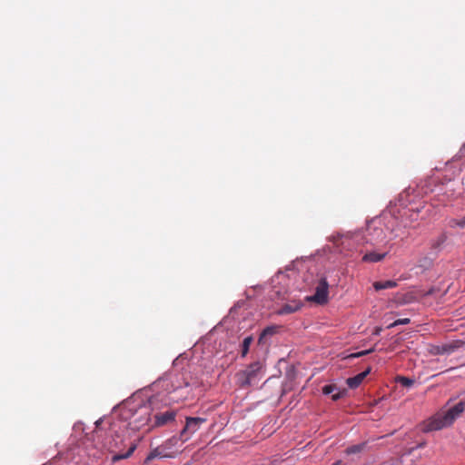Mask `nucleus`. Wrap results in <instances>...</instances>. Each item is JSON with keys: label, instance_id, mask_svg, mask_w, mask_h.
Returning a JSON list of instances; mask_svg holds the SVG:
<instances>
[{"label": "nucleus", "instance_id": "5", "mask_svg": "<svg viewBox=\"0 0 465 465\" xmlns=\"http://www.w3.org/2000/svg\"><path fill=\"white\" fill-rule=\"evenodd\" d=\"M124 439L116 434L115 437L111 436L110 439H106L103 443V447L106 449L110 453L114 454L112 457V460L114 462L129 458L136 449V445L132 443L128 450L123 452L121 450V446L124 445Z\"/></svg>", "mask_w": 465, "mask_h": 465}, {"label": "nucleus", "instance_id": "3", "mask_svg": "<svg viewBox=\"0 0 465 465\" xmlns=\"http://www.w3.org/2000/svg\"><path fill=\"white\" fill-rule=\"evenodd\" d=\"M264 365L257 361L249 364L244 370L236 373L237 384L241 388H247L257 384L264 376Z\"/></svg>", "mask_w": 465, "mask_h": 465}, {"label": "nucleus", "instance_id": "17", "mask_svg": "<svg viewBox=\"0 0 465 465\" xmlns=\"http://www.w3.org/2000/svg\"><path fill=\"white\" fill-rule=\"evenodd\" d=\"M276 331H277L276 326L266 327L260 334L259 341H258L259 343H265L267 337L272 336L273 334L276 333Z\"/></svg>", "mask_w": 465, "mask_h": 465}, {"label": "nucleus", "instance_id": "2", "mask_svg": "<svg viewBox=\"0 0 465 465\" xmlns=\"http://www.w3.org/2000/svg\"><path fill=\"white\" fill-rule=\"evenodd\" d=\"M350 239L358 243H369L374 247H378L379 251H382V245L386 244V233L382 227L376 226L374 223L368 224L365 232H353Z\"/></svg>", "mask_w": 465, "mask_h": 465}, {"label": "nucleus", "instance_id": "22", "mask_svg": "<svg viewBox=\"0 0 465 465\" xmlns=\"http://www.w3.org/2000/svg\"><path fill=\"white\" fill-rule=\"evenodd\" d=\"M450 226L452 227V228L456 227V226H459L460 228H464L465 227V217H463L461 219H452V220H450Z\"/></svg>", "mask_w": 465, "mask_h": 465}, {"label": "nucleus", "instance_id": "1", "mask_svg": "<svg viewBox=\"0 0 465 465\" xmlns=\"http://www.w3.org/2000/svg\"><path fill=\"white\" fill-rule=\"evenodd\" d=\"M465 411V401H460L447 410H441L422 423L421 430L430 432L450 426Z\"/></svg>", "mask_w": 465, "mask_h": 465}, {"label": "nucleus", "instance_id": "11", "mask_svg": "<svg viewBox=\"0 0 465 465\" xmlns=\"http://www.w3.org/2000/svg\"><path fill=\"white\" fill-rule=\"evenodd\" d=\"M302 307V302H292V303H286L282 306L278 311V314H290L299 311Z\"/></svg>", "mask_w": 465, "mask_h": 465}, {"label": "nucleus", "instance_id": "18", "mask_svg": "<svg viewBox=\"0 0 465 465\" xmlns=\"http://www.w3.org/2000/svg\"><path fill=\"white\" fill-rule=\"evenodd\" d=\"M440 346L441 351H443L442 354H450L455 351L460 346V341H453L450 343L442 344Z\"/></svg>", "mask_w": 465, "mask_h": 465}, {"label": "nucleus", "instance_id": "16", "mask_svg": "<svg viewBox=\"0 0 465 465\" xmlns=\"http://www.w3.org/2000/svg\"><path fill=\"white\" fill-rule=\"evenodd\" d=\"M398 283L395 281L388 280L384 282H375L373 283V287L376 291L385 290V289H392L397 287Z\"/></svg>", "mask_w": 465, "mask_h": 465}, {"label": "nucleus", "instance_id": "4", "mask_svg": "<svg viewBox=\"0 0 465 465\" xmlns=\"http://www.w3.org/2000/svg\"><path fill=\"white\" fill-rule=\"evenodd\" d=\"M129 420V425L133 430H140L151 420V408L147 404L139 405L137 408L127 407L123 413Z\"/></svg>", "mask_w": 465, "mask_h": 465}, {"label": "nucleus", "instance_id": "25", "mask_svg": "<svg viewBox=\"0 0 465 465\" xmlns=\"http://www.w3.org/2000/svg\"><path fill=\"white\" fill-rule=\"evenodd\" d=\"M373 351H374L373 349L362 351H360V352L352 353L349 357L350 358H358V357L369 354V353L372 352Z\"/></svg>", "mask_w": 465, "mask_h": 465}, {"label": "nucleus", "instance_id": "26", "mask_svg": "<svg viewBox=\"0 0 465 465\" xmlns=\"http://www.w3.org/2000/svg\"><path fill=\"white\" fill-rule=\"evenodd\" d=\"M102 423V420H99L95 422V425H96V430L94 431L95 435L99 438V437H102L103 436V430L102 429L99 428L100 424Z\"/></svg>", "mask_w": 465, "mask_h": 465}, {"label": "nucleus", "instance_id": "27", "mask_svg": "<svg viewBox=\"0 0 465 465\" xmlns=\"http://www.w3.org/2000/svg\"><path fill=\"white\" fill-rule=\"evenodd\" d=\"M381 331H382L381 327H375V329L373 330L372 334H373V335H380V333L381 332Z\"/></svg>", "mask_w": 465, "mask_h": 465}, {"label": "nucleus", "instance_id": "29", "mask_svg": "<svg viewBox=\"0 0 465 465\" xmlns=\"http://www.w3.org/2000/svg\"><path fill=\"white\" fill-rule=\"evenodd\" d=\"M114 424H111V427H110V431L111 432H114Z\"/></svg>", "mask_w": 465, "mask_h": 465}, {"label": "nucleus", "instance_id": "6", "mask_svg": "<svg viewBox=\"0 0 465 465\" xmlns=\"http://www.w3.org/2000/svg\"><path fill=\"white\" fill-rule=\"evenodd\" d=\"M206 422L205 418L201 417H187L184 428L181 432V436L184 440H188L193 434H194L201 426Z\"/></svg>", "mask_w": 465, "mask_h": 465}, {"label": "nucleus", "instance_id": "23", "mask_svg": "<svg viewBox=\"0 0 465 465\" xmlns=\"http://www.w3.org/2000/svg\"><path fill=\"white\" fill-rule=\"evenodd\" d=\"M428 351L431 355H441L443 351L440 345H430Z\"/></svg>", "mask_w": 465, "mask_h": 465}, {"label": "nucleus", "instance_id": "9", "mask_svg": "<svg viewBox=\"0 0 465 465\" xmlns=\"http://www.w3.org/2000/svg\"><path fill=\"white\" fill-rule=\"evenodd\" d=\"M388 253H389V251L381 252V251L378 250V247H376V250L367 252L362 256L361 261L363 262H369V263L379 262L382 261L387 256Z\"/></svg>", "mask_w": 465, "mask_h": 465}, {"label": "nucleus", "instance_id": "21", "mask_svg": "<svg viewBox=\"0 0 465 465\" xmlns=\"http://www.w3.org/2000/svg\"><path fill=\"white\" fill-rule=\"evenodd\" d=\"M397 381L403 387H411L414 384V380L404 376L398 377Z\"/></svg>", "mask_w": 465, "mask_h": 465}, {"label": "nucleus", "instance_id": "15", "mask_svg": "<svg viewBox=\"0 0 465 465\" xmlns=\"http://www.w3.org/2000/svg\"><path fill=\"white\" fill-rule=\"evenodd\" d=\"M157 386L165 388L168 393H171L172 391H175L176 390L180 389V385H174V381L169 379L159 380L157 382Z\"/></svg>", "mask_w": 465, "mask_h": 465}, {"label": "nucleus", "instance_id": "8", "mask_svg": "<svg viewBox=\"0 0 465 465\" xmlns=\"http://www.w3.org/2000/svg\"><path fill=\"white\" fill-rule=\"evenodd\" d=\"M176 414V411L171 409L163 412H158L154 415V423L153 426L162 427L168 425L174 421Z\"/></svg>", "mask_w": 465, "mask_h": 465}, {"label": "nucleus", "instance_id": "10", "mask_svg": "<svg viewBox=\"0 0 465 465\" xmlns=\"http://www.w3.org/2000/svg\"><path fill=\"white\" fill-rule=\"evenodd\" d=\"M370 371L371 368H368L366 371L355 375L354 377L348 378L346 381L347 385L351 389L358 388L363 381V380L366 378V376L370 373Z\"/></svg>", "mask_w": 465, "mask_h": 465}, {"label": "nucleus", "instance_id": "24", "mask_svg": "<svg viewBox=\"0 0 465 465\" xmlns=\"http://www.w3.org/2000/svg\"><path fill=\"white\" fill-rule=\"evenodd\" d=\"M408 323H410V319L409 318L398 319L394 322L390 324L388 326V328H392V327H395V326H398V325H406Z\"/></svg>", "mask_w": 465, "mask_h": 465}, {"label": "nucleus", "instance_id": "30", "mask_svg": "<svg viewBox=\"0 0 465 465\" xmlns=\"http://www.w3.org/2000/svg\"><path fill=\"white\" fill-rule=\"evenodd\" d=\"M349 239V236H345L344 237V241H342V243L344 244L345 243V241Z\"/></svg>", "mask_w": 465, "mask_h": 465}, {"label": "nucleus", "instance_id": "19", "mask_svg": "<svg viewBox=\"0 0 465 465\" xmlns=\"http://www.w3.org/2000/svg\"><path fill=\"white\" fill-rule=\"evenodd\" d=\"M252 342V336H248L243 339L242 344V351H241L242 357H245L247 355Z\"/></svg>", "mask_w": 465, "mask_h": 465}, {"label": "nucleus", "instance_id": "13", "mask_svg": "<svg viewBox=\"0 0 465 465\" xmlns=\"http://www.w3.org/2000/svg\"><path fill=\"white\" fill-rule=\"evenodd\" d=\"M337 390H338V388H337L336 385L329 384V385H325L322 388V393L325 394V395L331 394V399L333 401H338V400H340L343 396L344 392L338 391V392L333 393Z\"/></svg>", "mask_w": 465, "mask_h": 465}, {"label": "nucleus", "instance_id": "28", "mask_svg": "<svg viewBox=\"0 0 465 465\" xmlns=\"http://www.w3.org/2000/svg\"><path fill=\"white\" fill-rule=\"evenodd\" d=\"M332 465H344V464L341 460H338V461L334 462Z\"/></svg>", "mask_w": 465, "mask_h": 465}, {"label": "nucleus", "instance_id": "7", "mask_svg": "<svg viewBox=\"0 0 465 465\" xmlns=\"http://www.w3.org/2000/svg\"><path fill=\"white\" fill-rule=\"evenodd\" d=\"M329 284L326 279L322 278L320 280L316 286L315 293L313 296L308 298L309 301L315 302L319 304H324L328 302Z\"/></svg>", "mask_w": 465, "mask_h": 465}, {"label": "nucleus", "instance_id": "12", "mask_svg": "<svg viewBox=\"0 0 465 465\" xmlns=\"http://www.w3.org/2000/svg\"><path fill=\"white\" fill-rule=\"evenodd\" d=\"M164 448L157 447L150 451L147 457L144 460V464L150 463L153 460L156 458H164L168 457V455L164 451Z\"/></svg>", "mask_w": 465, "mask_h": 465}, {"label": "nucleus", "instance_id": "20", "mask_svg": "<svg viewBox=\"0 0 465 465\" xmlns=\"http://www.w3.org/2000/svg\"><path fill=\"white\" fill-rule=\"evenodd\" d=\"M364 447H365L364 443L352 445V446L347 448L345 452L348 455L355 454V453L361 452L364 449Z\"/></svg>", "mask_w": 465, "mask_h": 465}, {"label": "nucleus", "instance_id": "14", "mask_svg": "<svg viewBox=\"0 0 465 465\" xmlns=\"http://www.w3.org/2000/svg\"><path fill=\"white\" fill-rule=\"evenodd\" d=\"M447 234L446 232H441L440 235H438L435 239H433L430 242L431 249L435 251H439L441 249L442 245L447 241Z\"/></svg>", "mask_w": 465, "mask_h": 465}, {"label": "nucleus", "instance_id": "31", "mask_svg": "<svg viewBox=\"0 0 465 465\" xmlns=\"http://www.w3.org/2000/svg\"><path fill=\"white\" fill-rule=\"evenodd\" d=\"M463 150L465 151V143H464V145H463Z\"/></svg>", "mask_w": 465, "mask_h": 465}]
</instances>
